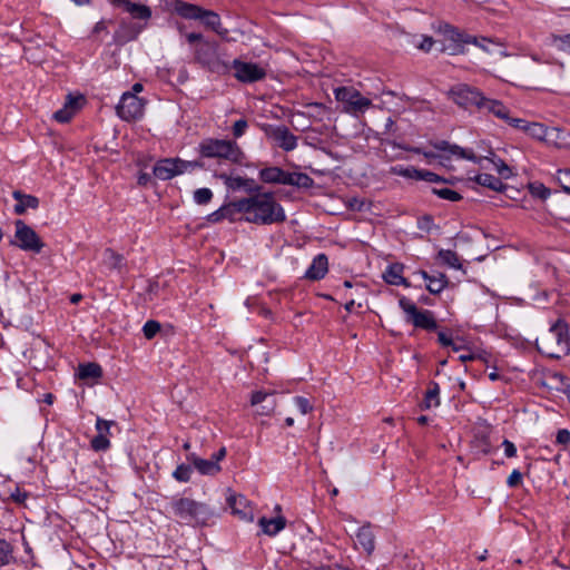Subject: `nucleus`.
Segmentation results:
<instances>
[{"label": "nucleus", "mask_w": 570, "mask_h": 570, "mask_svg": "<svg viewBox=\"0 0 570 570\" xmlns=\"http://www.w3.org/2000/svg\"><path fill=\"white\" fill-rule=\"evenodd\" d=\"M439 31L448 39L453 41L455 45L461 37V31L450 23H442L439 27Z\"/></svg>", "instance_id": "nucleus-41"}, {"label": "nucleus", "mask_w": 570, "mask_h": 570, "mask_svg": "<svg viewBox=\"0 0 570 570\" xmlns=\"http://www.w3.org/2000/svg\"><path fill=\"white\" fill-rule=\"evenodd\" d=\"M11 498L17 503H24L28 499V493L20 489H16V491L11 493Z\"/></svg>", "instance_id": "nucleus-63"}, {"label": "nucleus", "mask_w": 570, "mask_h": 570, "mask_svg": "<svg viewBox=\"0 0 570 570\" xmlns=\"http://www.w3.org/2000/svg\"><path fill=\"white\" fill-rule=\"evenodd\" d=\"M440 405V386L438 383L432 382L425 392L424 399L421 403L423 410L438 407Z\"/></svg>", "instance_id": "nucleus-30"}, {"label": "nucleus", "mask_w": 570, "mask_h": 570, "mask_svg": "<svg viewBox=\"0 0 570 570\" xmlns=\"http://www.w3.org/2000/svg\"><path fill=\"white\" fill-rule=\"evenodd\" d=\"M502 446L504 449V454L507 458H514L517 455V448L511 441L504 439L502 442Z\"/></svg>", "instance_id": "nucleus-59"}, {"label": "nucleus", "mask_w": 570, "mask_h": 570, "mask_svg": "<svg viewBox=\"0 0 570 570\" xmlns=\"http://www.w3.org/2000/svg\"><path fill=\"white\" fill-rule=\"evenodd\" d=\"M439 259L442 264L448 265L454 269H461L462 264L458 254L451 249H441L438 254Z\"/></svg>", "instance_id": "nucleus-34"}, {"label": "nucleus", "mask_w": 570, "mask_h": 570, "mask_svg": "<svg viewBox=\"0 0 570 570\" xmlns=\"http://www.w3.org/2000/svg\"><path fill=\"white\" fill-rule=\"evenodd\" d=\"M200 167L202 164L195 160L189 161L180 158H164L156 163L153 173L155 177L160 180H169L178 175L191 173Z\"/></svg>", "instance_id": "nucleus-7"}, {"label": "nucleus", "mask_w": 570, "mask_h": 570, "mask_svg": "<svg viewBox=\"0 0 570 570\" xmlns=\"http://www.w3.org/2000/svg\"><path fill=\"white\" fill-rule=\"evenodd\" d=\"M14 227V238L10 242L12 246L20 248L21 250L36 254H39L42 250L45 243L33 228L21 219L16 220Z\"/></svg>", "instance_id": "nucleus-8"}, {"label": "nucleus", "mask_w": 570, "mask_h": 570, "mask_svg": "<svg viewBox=\"0 0 570 570\" xmlns=\"http://www.w3.org/2000/svg\"><path fill=\"white\" fill-rule=\"evenodd\" d=\"M312 178L303 173H296V186L297 187H309L312 185Z\"/></svg>", "instance_id": "nucleus-58"}, {"label": "nucleus", "mask_w": 570, "mask_h": 570, "mask_svg": "<svg viewBox=\"0 0 570 570\" xmlns=\"http://www.w3.org/2000/svg\"><path fill=\"white\" fill-rule=\"evenodd\" d=\"M186 40L190 45H197L200 43V41H205L206 39L203 37L202 33L190 32L186 35Z\"/></svg>", "instance_id": "nucleus-64"}, {"label": "nucleus", "mask_w": 570, "mask_h": 570, "mask_svg": "<svg viewBox=\"0 0 570 570\" xmlns=\"http://www.w3.org/2000/svg\"><path fill=\"white\" fill-rule=\"evenodd\" d=\"M240 210H243V219L245 222L256 225H273L286 220L283 206L271 191L244 197Z\"/></svg>", "instance_id": "nucleus-1"}, {"label": "nucleus", "mask_w": 570, "mask_h": 570, "mask_svg": "<svg viewBox=\"0 0 570 570\" xmlns=\"http://www.w3.org/2000/svg\"><path fill=\"white\" fill-rule=\"evenodd\" d=\"M199 20L207 27L217 32L218 35H225L226 30L222 29V21L218 13L212 10L203 9Z\"/></svg>", "instance_id": "nucleus-29"}, {"label": "nucleus", "mask_w": 570, "mask_h": 570, "mask_svg": "<svg viewBox=\"0 0 570 570\" xmlns=\"http://www.w3.org/2000/svg\"><path fill=\"white\" fill-rule=\"evenodd\" d=\"M102 375V370L97 363L80 364L78 367V376L81 380L99 379Z\"/></svg>", "instance_id": "nucleus-33"}, {"label": "nucleus", "mask_w": 570, "mask_h": 570, "mask_svg": "<svg viewBox=\"0 0 570 570\" xmlns=\"http://www.w3.org/2000/svg\"><path fill=\"white\" fill-rule=\"evenodd\" d=\"M213 198V191L209 188H198L194 191V202L198 205H206Z\"/></svg>", "instance_id": "nucleus-47"}, {"label": "nucleus", "mask_w": 570, "mask_h": 570, "mask_svg": "<svg viewBox=\"0 0 570 570\" xmlns=\"http://www.w3.org/2000/svg\"><path fill=\"white\" fill-rule=\"evenodd\" d=\"M146 101L134 92H124L116 107L117 115L125 121H134L144 116Z\"/></svg>", "instance_id": "nucleus-10"}, {"label": "nucleus", "mask_w": 570, "mask_h": 570, "mask_svg": "<svg viewBox=\"0 0 570 570\" xmlns=\"http://www.w3.org/2000/svg\"><path fill=\"white\" fill-rule=\"evenodd\" d=\"M281 184L296 186V173H288L283 170Z\"/></svg>", "instance_id": "nucleus-61"}, {"label": "nucleus", "mask_w": 570, "mask_h": 570, "mask_svg": "<svg viewBox=\"0 0 570 570\" xmlns=\"http://www.w3.org/2000/svg\"><path fill=\"white\" fill-rule=\"evenodd\" d=\"M546 144L559 149H570V131L550 127Z\"/></svg>", "instance_id": "nucleus-20"}, {"label": "nucleus", "mask_w": 570, "mask_h": 570, "mask_svg": "<svg viewBox=\"0 0 570 570\" xmlns=\"http://www.w3.org/2000/svg\"><path fill=\"white\" fill-rule=\"evenodd\" d=\"M435 195H438L442 199H446L450 202H458L462 198V196L450 188L443 187V188H433L432 189Z\"/></svg>", "instance_id": "nucleus-46"}, {"label": "nucleus", "mask_w": 570, "mask_h": 570, "mask_svg": "<svg viewBox=\"0 0 570 570\" xmlns=\"http://www.w3.org/2000/svg\"><path fill=\"white\" fill-rule=\"evenodd\" d=\"M12 196L17 200L14 205V213L17 215H22L28 209H37L39 207V199L36 196L23 194L20 190H14Z\"/></svg>", "instance_id": "nucleus-21"}, {"label": "nucleus", "mask_w": 570, "mask_h": 570, "mask_svg": "<svg viewBox=\"0 0 570 570\" xmlns=\"http://www.w3.org/2000/svg\"><path fill=\"white\" fill-rule=\"evenodd\" d=\"M557 443L559 444H568L570 442V432L566 429L559 430L557 433Z\"/></svg>", "instance_id": "nucleus-62"}, {"label": "nucleus", "mask_w": 570, "mask_h": 570, "mask_svg": "<svg viewBox=\"0 0 570 570\" xmlns=\"http://www.w3.org/2000/svg\"><path fill=\"white\" fill-rule=\"evenodd\" d=\"M431 145L436 150H440L443 153V155H440V158H444V159L458 158V159H468V160L476 161V157L473 154V151L464 149L458 145L450 144L446 140L434 141V142H431Z\"/></svg>", "instance_id": "nucleus-15"}, {"label": "nucleus", "mask_w": 570, "mask_h": 570, "mask_svg": "<svg viewBox=\"0 0 570 570\" xmlns=\"http://www.w3.org/2000/svg\"><path fill=\"white\" fill-rule=\"evenodd\" d=\"M227 502L233 514L237 515L240 520L247 522L254 520L253 509L244 495H230L228 497Z\"/></svg>", "instance_id": "nucleus-17"}, {"label": "nucleus", "mask_w": 570, "mask_h": 570, "mask_svg": "<svg viewBox=\"0 0 570 570\" xmlns=\"http://www.w3.org/2000/svg\"><path fill=\"white\" fill-rule=\"evenodd\" d=\"M105 262L111 267V268H115V269H118L121 267L122 265V261H124V257L119 254H117L116 252H114L112 249H106L105 250Z\"/></svg>", "instance_id": "nucleus-43"}, {"label": "nucleus", "mask_w": 570, "mask_h": 570, "mask_svg": "<svg viewBox=\"0 0 570 570\" xmlns=\"http://www.w3.org/2000/svg\"><path fill=\"white\" fill-rule=\"evenodd\" d=\"M115 3L116 6L121 7L134 19L147 21L151 17V10L146 4L135 3L129 0H116Z\"/></svg>", "instance_id": "nucleus-19"}, {"label": "nucleus", "mask_w": 570, "mask_h": 570, "mask_svg": "<svg viewBox=\"0 0 570 570\" xmlns=\"http://www.w3.org/2000/svg\"><path fill=\"white\" fill-rule=\"evenodd\" d=\"M567 376L559 372L549 373L546 376L547 385L556 390V385H563L567 382Z\"/></svg>", "instance_id": "nucleus-52"}, {"label": "nucleus", "mask_w": 570, "mask_h": 570, "mask_svg": "<svg viewBox=\"0 0 570 570\" xmlns=\"http://www.w3.org/2000/svg\"><path fill=\"white\" fill-rule=\"evenodd\" d=\"M479 110L488 111L493 114L495 117L502 120H509V109L503 105L502 101L483 97Z\"/></svg>", "instance_id": "nucleus-25"}, {"label": "nucleus", "mask_w": 570, "mask_h": 570, "mask_svg": "<svg viewBox=\"0 0 570 570\" xmlns=\"http://www.w3.org/2000/svg\"><path fill=\"white\" fill-rule=\"evenodd\" d=\"M293 401L295 406L303 415L309 413L313 410L311 402L306 397L295 396Z\"/></svg>", "instance_id": "nucleus-53"}, {"label": "nucleus", "mask_w": 570, "mask_h": 570, "mask_svg": "<svg viewBox=\"0 0 570 570\" xmlns=\"http://www.w3.org/2000/svg\"><path fill=\"white\" fill-rule=\"evenodd\" d=\"M328 272V259L325 254H318L312 261L305 272V278L311 281L322 279Z\"/></svg>", "instance_id": "nucleus-18"}, {"label": "nucleus", "mask_w": 570, "mask_h": 570, "mask_svg": "<svg viewBox=\"0 0 570 570\" xmlns=\"http://www.w3.org/2000/svg\"><path fill=\"white\" fill-rule=\"evenodd\" d=\"M529 190L532 196L538 197L540 199H547L551 194L550 189L539 181L529 184Z\"/></svg>", "instance_id": "nucleus-42"}, {"label": "nucleus", "mask_w": 570, "mask_h": 570, "mask_svg": "<svg viewBox=\"0 0 570 570\" xmlns=\"http://www.w3.org/2000/svg\"><path fill=\"white\" fill-rule=\"evenodd\" d=\"M235 78L245 83H252L265 78L266 70L258 63L235 59L232 63Z\"/></svg>", "instance_id": "nucleus-13"}, {"label": "nucleus", "mask_w": 570, "mask_h": 570, "mask_svg": "<svg viewBox=\"0 0 570 570\" xmlns=\"http://www.w3.org/2000/svg\"><path fill=\"white\" fill-rule=\"evenodd\" d=\"M82 102L83 97L81 95L76 97L68 95L63 107L53 114V119L61 124L70 121L80 109Z\"/></svg>", "instance_id": "nucleus-16"}, {"label": "nucleus", "mask_w": 570, "mask_h": 570, "mask_svg": "<svg viewBox=\"0 0 570 570\" xmlns=\"http://www.w3.org/2000/svg\"><path fill=\"white\" fill-rule=\"evenodd\" d=\"M449 95L458 106L465 109L472 106L479 109L484 97L481 91L468 85L454 86Z\"/></svg>", "instance_id": "nucleus-12"}, {"label": "nucleus", "mask_w": 570, "mask_h": 570, "mask_svg": "<svg viewBox=\"0 0 570 570\" xmlns=\"http://www.w3.org/2000/svg\"><path fill=\"white\" fill-rule=\"evenodd\" d=\"M522 483V474L519 470H513L507 479L509 488H517Z\"/></svg>", "instance_id": "nucleus-55"}, {"label": "nucleus", "mask_w": 570, "mask_h": 570, "mask_svg": "<svg viewBox=\"0 0 570 570\" xmlns=\"http://www.w3.org/2000/svg\"><path fill=\"white\" fill-rule=\"evenodd\" d=\"M335 99L343 105L345 112L358 116L372 106L371 99L364 97L354 87H337L334 89Z\"/></svg>", "instance_id": "nucleus-5"}, {"label": "nucleus", "mask_w": 570, "mask_h": 570, "mask_svg": "<svg viewBox=\"0 0 570 570\" xmlns=\"http://www.w3.org/2000/svg\"><path fill=\"white\" fill-rule=\"evenodd\" d=\"M261 129L265 136L284 151H292L298 145V137L284 125L262 124Z\"/></svg>", "instance_id": "nucleus-9"}, {"label": "nucleus", "mask_w": 570, "mask_h": 570, "mask_svg": "<svg viewBox=\"0 0 570 570\" xmlns=\"http://www.w3.org/2000/svg\"><path fill=\"white\" fill-rule=\"evenodd\" d=\"M217 48L216 41H200L194 48V60L212 71H217L220 67Z\"/></svg>", "instance_id": "nucleus-11"}, {"label": "nucleus", "mask_w": 570, "mask_h": 570, "mask_svg": "<svg viewBox=\"0 0 570 570\" xmlns=\"http://www.w3.org/2000/svg\"><path fill=\"white\" fill-rule=\"evenodd\" d=\"M420 274L426 282L428 291L432 294L441 293L448 284V278L442 273L430 275L428 272L421 271Z\"/></svg>", "instance_id": "nucleus-28"}, {"label": "nucleus", "mask_w": 570, "mask_h": 570, "mask_svg": "<svg viewBox=\"0 0 570 570\" xmlns=\"http://www.w3.org/2000/svg\"><path fill=\"white\" fill-rule=\"evenodd\" d=\"M403 269H404V267L402 264H399V263L390 264V265H387V267L385 268V271L383 273V279L390 285L409 286V283L403 277Z\"/></svg>", "instance_id": "nucleus-26"}, {"label": "nucleus", "mask_w": 570, "mask_h": 570, "mask_svg": "<svg viewBox=\"0 0 570 570\" xmlns=\"http://www.w3.org/2000/svg\"><path fill=\"white\" fill-rule=\"evenodd\" d=\"M115 425V421L104 420L101 417H97L96 420V431L97 434H102L104 436H110V429Z\"/></svg>", "instance_id": "nucleus-51"}, {"label": "nucleus", "mask_w": 570, "mask_h": 570, "mask_svg": "<svg viewBox=\"0 0 570 570\" xmlns=\"http://www.w3.org/2000/svg\"><path fill=\"white\" fill-rule=\"evenodd\" d=\"M356 543L371 554L375 549V537L370 525H363L356 533Z\"/></svg>", "instance_id": "nucleus-27"}, {"label": "nucleus", "mask_w": 570, "mask_h": 570, "mask_svg": "<svg viewBox=\"0 0 570 570\" xmlns=\"http://www.w3.org/2000/svg\"><path fill=\"white\" fill-rule=\"evenodd\" d=\"M169 511L184 523L194 525H206L214 517V510L207 503L187 497L173 498Z\"/></svg>", "instance_id": "nucleus-2"}, {"label": "nucleus", "mask_w": 570, "mask_h": 570, "mask_svg": "<svg viewBox=\"0 0 570 570\" xmlns=\"http://www.w3.org/2000/svg\"><path fill=\"white\" fill-rule=\"evenodd\" d=\"M420 169H416L412 166L404 167L401 165H396L391 167V173L396 176L415 179L417 180Z\"/></svg>", "instance_id": "nucleus-40"}, {"label": "nucleus", "mask_w": 570, "mask_h": 570, "mask_svg": "<svg viewBox=\"0 0 570 570\" xmlns=\"http://www.w3.org/2000/svg\"><path fill=\"white\" fill-rule=\"evenodd\" d=\"M479 42H480V38L468 35L465 32H461V37L458 40L456 46L459 47L462 43H471V45H474L478 47Z\"/></svg>", "instance_id": "nucleus-57"}, {"label": "nucleus", "mask_w": 570, "mask_h": 570, "mask_svg": "<svg viewBox=\"0 0 570 570\" xmlns=\"http://www.w3.org/2000/svg\"><path fill=\"white\" fill-rule=\"evenodd\" d=\"M275 392L255 391L250 396V405L256 407V414L268 416L274 413L276 409Z\"/></svg>", "instance_id": "nucleus-14"}, {"label": "nucleus", "mask_w": 570, "mask_h": 570, "mask_svg": "<svg viewBox=\"0 0 570 570\" xmlns=\"http://www.w3.org/2000/svg\"><path fill=\"white\" fill-rule=\"evenodd\" d=\"M537 348L549 357L559 358L569 351L568 324L558 320L550 328L535 340Z\"/></svg>", "instance_id": "nucleus-3"}, {"label": "nucleus", "mask_w": 570, "mask_h": 570, "mask_svg": "<svg viewBox=\"0 0 570 570\" xmlns=\"http://www.w3.org/2000/svg\"><path fill=\"white\" fill-rule=\"evenodd\" d=\"M242 203H244V198L223 205L224 218L229 222H236L238 219L237 215L240 214L243 216V210H240Z\"/></svg>", "instance_id": "nucleus-36"}, {"label": "nucleus", "mask_w": 570, "mask_h": 570, "mask_svg": "<svg viewBox=\"0 0 570 570\" xmlns=\"http://www.w3.org/2000/svg\"><path fill=\"white\" fill-rule=\"evenodd\" d=\"M283 169L278 167H267L259 171V178L267 184H281Z\"/></svg>", "instance_id": "nucleus-35"}, {"label": "nucleus", "mask_w": 570, "mask_h": 570, "mask_svg": "<svg viewBox=\"0 0 570 570\" xmlns=\"http://www.w3.org/2000/svg\"><path fill=\"white\" fill-rule=\"evenodd\" d=\"M262 532L268 537H274L286 527V519L283 515H277L272 519L262 517L258 520Z\"/></svg>", "instance_id": "nucleus-23"}, {"label": "nucleus", "mask_w": 570, "mask_h": 570, "mask_svg": "<svg viewBox=\"0 0 570 570\" xmlns=\"http://www.w3.org/2000/svg\"><path fill=\"white\" fill-rule=\"evenodd\" d=\"M417 180H424L429 183H438L441 180V177L429 170H420Z\"/></svg>", "instance_id": "nucleus-56"}, {"label": "nucleus", "mask_w": 570, "mask_h": 570, "mask_svg": "<svg viewBox=\"0 0 570 570\" xmlns=\"http://www.w3.org/2000/svg\"><path fill=\"white\" fill-rule=\"evenodd\" d=\"M90 444L91 448L97 452L106 451L110 448V440L109 438L104 436L102 434H97L96 436L92 438Z\"/></svg>", "instance_id": "nucleus-49"}, {"label": "nucleus", "mask_w": 570, "mask_h": 570, "mask_svg": "<svg viewBox=\"0 0 570 570\" xmlns=\"http://www.w3.org/2000/svg\"><path fill=\"white\" fill-rule=\"evenodd\" d=\"M399 306L405 314V321L414 327L425 331H435L438 328V323L431 311L419 309L415 303L405 296L399 299Z\"/></svg>", "instance_id": "nucleus-6"}, {"label": "nucleus", "mask_w": 570, "mask_h": 570, "mask_svg": "<svg viewBox=\"0 0 570 570\" xmlns=\"http://www.w3.org/2000/svg\"><path fill=\"white\" fill-rule=\"evenodd\" d=\"M510 126L521 129L525 132V127L529 125V122L521 118H512L509 116V120H505Z\"/></svg>", "instance_id": "nucleus-60"}, {"label": "nucleus", "mask_w": 570, "mask_h": 570, "mask_svg": "<svg viewBox=\"0 0 570 570\" xmlns=\"http://www.w3.org/2000/svg\"><path fill=\"white\" fill-rule=\"evenodd\" d=\"M187 460L193 463L195 469L203 475H215L220 471V465L210 459H200L194 453L187 456Z\"/></svg>", "instance_id": "nucleus-22"}, {"label": "nucleus", "mask_w": 570, "mask_h": 570, "mask_svg": "<svg viewBox=\"0 0 570 570\" xmlns=\"http://www.w3.org/2000/svg\"><path fill=\"white\" fill-rule=\"evenodd\" d=\"M160 331V324L157 321H147L142 326V333L147 340H151Z\"/></svg>", "instance_id": "nucleus-50"}, {"label": "nucleus", "mask_w": 570, "mask_h": 570, "mask_svg": "<svg viewBox=\"0 0 570 570\" xmlns=\"http://www.w3.org/2000/svg\"><path fill=\"white\" fill-rule=\"evenodd\" d=\"M12 559V547L9 542L0 539V567H3Z\"/></svg>", "instance_id": "nucleus-44"}, {"label": "nucleus", "mask_w": 570, "mask_h": 570, "mask_svg": "<svg viewBox=\"0 0 570 570\" xmlns=\"http://www.w3.org/2000/svg\"><path fill=\"white\" fill-rule=\"evenodd\" d=\"M173 9L178 16L188 20H199L203 13L202 7L181 0H176L173 3Z\"/></svg>", "instance_id": "nucleus-24"}, {"label": "nucleus", "mask_w": 570, "mask_h": 570, "mask_svg": "<svg viewBox=\"0 0 570 570\" xmlns=\"http://www.w3.org/2000/svg\"><path fill=\"white\" fill-rule=\"evenodd\" d=\"M556 179L561 188L570 195V168L559 169Z\"/></svg>", "instance_id": "nucleus-45"}, {"label": "nucleus", "mask_w": 570, "mask_h": 570, "mask_svg": "<svg viewBox=\"0 0 570 570\" xmlns=\"http://www.w3.org/2000/svg\"><path fill=\"white\" fill-rule=\"evenodd\" d=\"M199 154L205 158H217L230 164H242L245 154L234 140L207 138L199 144Z\"/></svg>", "instance_id": "nucleus-4"}, {"label": "nucleus", "mask_w": 570, "mask_h": 570, "mask_svg": "<svg viewBox=\"0 0 570 570\" xmlns=\"http://www.w3.org/2000/svg\"><path fill=\"white\" fill-rule=\"evenodd\" d=\"M547 43L561 52L570 55V33L562 36L552 33L548 37Z\"/></svg>", "instance_id": "nucleus-31"}, {"label": "nucleus", "mask_w": 570, "mask_h": 570, "mask_svg": "<svg viewBox=\"0 0 570 570\" xmlns=\"http://www.w3.org/2000/svg\"><path fill=\"white\" fill-rule=\"evenodd\" d=\"M173 476L179 482H188L191 476V468L186 464H179L173 472Z\"/></svg>", "instance_id": "nucleus-48"}, {"label": "nucleus", "mask_w": 570, "mask_h": 570, "mask_svg": "<svg viewBox=\"0 0 570 570\" xmlns=\"http://www.w3.org/2000/svg\"><path fill=\"white\" fill-rule=\"evenodd\" d=\"M475 181L479 185L489 187L492 190H500L502 187V181L498 177L490 174H479L475 177Z\"/></svg>", "instance_id": "nucleus-39"}, {"label": "nucleus", "mask_w": 570, "mask_h": 570, "mask_svg": "<svg viewBox=\"0 0 570 570\" xmlns=\"http://www.w3.org/2000/svg\"><path fill=\"white\" fill-rule=\"evenodd\" d=\"M549 129L550 127H546L542 124L529 122V125L525 127V132L538 140L547 142Z\"/></svg>", "instance_id": "nucleus-37"}, {"label": "nucleus", "mask_w": 570, "mask_h": 570, "mask_svg": "<svg viewBox=\"0 0 570 570\" xmlns=\"http://www.w3.org/2000/svg\"><path fill=\"white\" fill-rule=\"evenodd\" d=\"M219 178L224 181L226 187L229 189H233V190L240 189V188L252 189L250 188V184L253 183L252 179L243 178L240 176L234 177V176H229L226 174L219 175Z\"/></svg>", "instance_id": "nucleus-32"}, {"label": "nucleus", "mask_w": 570, "mask_h": 570, "mask_svg": "<svg viewBox=\"0 0 570 570\" xmlns=\"http://www.w3.org/2000/svg\"><path fill=\"white\" fill-rule=\"evenodd\" d=\"M478 47L488 53H494L498 51L500 56H507V53L502 50V45L490 38L480 37Z\"/></svg>", "instance_id": "nucleus-38"}, {"label": "nucleus", "mask_w": 570, "mask_h": 570, "mask_svg": "<svg viewBox=\"0 0 570 570\" xmlns=\"http://www.w3.org/2000/svg\"><path fill=\"white\" fill-rule=\"evenodd\" d=\"M248 122L246 119L242 118L234 122L233 125V136L234 138H240L247 130Z\"/></svg>", "instance_id": "nucleus-54"}]
</instances>
